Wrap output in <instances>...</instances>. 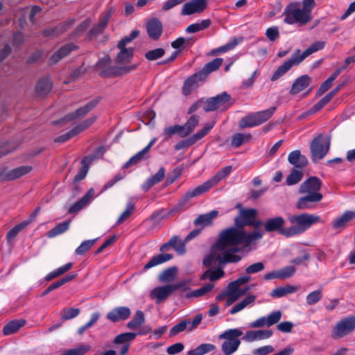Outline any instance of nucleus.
<instances>
[{"mask_svg":"<svg viewBox=\"0 0 355 355\" xmlns=\"http://www.w3.org/2000/svg\"><path fill=\"white\" fill-rule=\"evenodd\" d=\"M260 236L261 234H253L246 237L239 230L227 228L220 233L210 253L205 257L203 265L207 268H224L228 263H237L241 259L236 254L242 250L239 242L249 243Z\"/></svg>","mask_w":355,"mask_h":355,"instance_id":"1","label":"nucleus"},{"mask_svg":"<svg viewBox=\"0 0 355 355\" xmlns=\"http://www.w3.org/2000/svg\"><path fill=\"white\" fill-rule=\"evenodd\" d=\"M236 207L240 209L239 215L235 218L234 223L235 227L231 228H235L242 232L245 236L248 237L253 234H261V236L259 239L253 241L251 243H246L245 242H239V245H243L244 247H249L251 245L254 244L257 241H259L263 236V231L256 229L254 231L247 233L244 230L243 227L245 225H254L259 226L261 224V221H254V218L257 214V211L255 209H243L240 204L236 205Z\"/></svg>","mask_w":355,"mask_h":355,"instance_id":"2","label":"nucleus"},{"mask_svg":"<svg viewBox=\"0 0 355 355\" xmlns=\"http://www.w3.org/2000/svg\"><path fill=\"white\" fill-rule=\"evenodd\" d=\"M243 332L240 328L225 330L218 336L219 340H223L221 345V352L223 355H232L239 348L241 340L240 337Z\"/></svg>","mask_w":355,"mask_h":355,"instance_id":"3","label":"nucleus"},{"mask_svg":"<svg viewBox=\"0 0 355 355\" xmlns=\"http://www.w3.org/2000/svg\"><path fill=\"white\" fill-rule=\"evenodd\" d=\"M284 22L288 24H305L310 21V13L298 4L291 3L285 10Z\"/></svg>","mask_w":355,"mask_h":355,"instance_id":"4","label":"nucleus"},{"mask_svg":"<svg viewBox=\"0 0 355 355\" xmlns=\"http://www.w3.org/2000/svg\"><path fill=\"white\" fill-rule=\"evenodd\" d=\"M289 221L295 225L301 233L304 232L313 224L322 222L319 216L306 213L291 216Z\"/></svg>","mask_w":355,"mask_h":355,"instance_id":"5","label":"nucleus"},{"mask_svg":"<svg viewBox=\"0 0 355 355\" xmlns=\"http://www.w3.org/2000/svg\"><path fill=\"white\" fill-rule=\"evenodd\" d=\"M231 96L226 92L205 101V105L203 110L207 112H211L216 109L226 110L230 107Z\"/></svg>","mask_w":355,"mask_h":355,"instance_id":"6","label":"nucleus"},{"mask_svg":"<svg viewBox=\"0 0 355 355\" xmlns=\"http://www.w3.org/2000/svg\"><path fill=\"white\" fill-rule=\"evenodd\" d=\"M310 148L312 159L315 162L322 159L328 153L329 141H324L323 135L320 134L312 141Z\"/></svg>","mask_w":355,"mask_h":355,"instance_id":"7","label":"nucleus"},{"mask_svg":"<svg viewBox=\"0 0 355 355\" xmlns=\"http://www.w3.org/2000/svg\"><path fill=\"white\" fill-rule=\"evenodd\" d=\"M355 329V316L347 317L339 321L333 329L334 338L344 337Z\"/></svg>","mask_w":355,"mask_h":355,"instance_id":"8","label":"nucleus"},{"mask_svg":"<svg viewBox=\"0 0 355 355\" xmlns=\"http://www.w3.org/2000/svg\"><path fill=\"white\" fill-rule=\"evenodd\" d=\"M322 186L320 180L315 177H311L304 182L299 189L300 193H304L309 196L318 195L320 196V200L322 199V195L319 192Z\"/></svg>","mask_w":355,"mask_h":355,"instance_id":"9","label":"nucleus"},{"mask_svg":"<svg viewBox=\"0 0 355 355\" xmlns=\"http://www.w3.org/2000/svg\"><path fill=\"white\" fill-rule=\"evenodd\" d=\"M207 192L202 184L188 191L178 201V202L171 210V213L181 211L187 205L189 200L192 198L199 196Z\"/></svg>","mask_w":355,"mask_h":355,"instance_id":"10","label":"nucleus"},{"mask_svg":"<svg viewBox=\"0 0 355 355\" xmlns=\"http://www.w3.org/2000/svg\"><path fill=\"white\" fill-rule=\"evenodd\" d=\"M302 61L298 58L295 52L293 53L292 56L280 65L272 75L270 80L276 81L285 75L293 66L299 65Z\"/></svg>","mask_w":355,"mask_h":355,"instance_id":"11","label":"nucleus"},{"mask_svg":"<svg viewBox=\"0 0 355 355\" xmlns=\"http://www.w3.org/2000/svg\"><path fill=\"white\" fill-rule=\"evenodd\" d=\"M94 121H95L94 117L89 118V119L85 120L84 121H83L82 123H79L76 127H74L69 132L55 138V139H54L55 142L62 143V142H64V141L69 140L73 136L78 135V133L81 132L82 131L85 130L87 128L90 126L94 123Z\"/></svg>","mask_w":355,"mask_h":355,"instance_id":"12","label":"nucleus"},{"mask_svg":"<svg viewBox=\"0 0 355 355\" xmlns=\"http://www.w3.org/2000/svg\"><path fill=\"white\" fill-rule=\"evenodd\" d=\"M232 170L231 166L223 167L217 173L210 179L202 184V186L206 191L210 190L212 187L217 185L223 179L228 176Z\"/></svg>","mask_w":355,"mask_h":355,"instance_id":"13","label":"nucleus"},{"mask_svg":"<svg viewBox=\"0 0 355 355\" xmlns=\"http://www.w3.org/2000/svg\"><path fill=\"white\" fill-rule=\"evenodd\" d=\"M101 98L97 97L92 99L85 105L78 108L74 112H71L67 114L64 119V121H71L79 117L85 116L89 112L93 110L99 103Z\"/></svg>","mask_w":355,"mask_h":355,"instance_id":"14","label":"nucleus"},{"mask_svg":"<svg viewBox=\"0 0 355 355\" xmlns=\"http://www.w3.org/2000/svg\"><path fill=\"white\" fill-rule=\"evenodd\" d=\"M205 79L202 78V75L198 72L189 77H188L182 87V94L184 96H189L193 89L198 88L200 86V83L205 81Z\"/></svg>","mask_w":355,"mask_h":355,"instance_id":"15","label":"nucleus"},{"mask_svg":"<svg viewBox=\"0 0 355 355\" xmlns=\"http://www.w3.org/2000/svg\"><path fill=\"white\" fill-rule=\"evenodd\" d=\"M173 293L171 284H167L153 288L150 293V297L151 299H155L156 303L159 304L165 301Z\"/></svg>","mask_w":355,"mask_h":355,"instance_id":"16","label":"nucleus"},{"mask_svg":"<svg viewBox=\"0 0 355 355\" xmlns=\"http://www.w3.org/2000/svg\"><path fill=\"white\" fill-rule=\"evenodd\" d=\"M207 7V0H192L182 6L181 14L189 15L202 12Z\"/></svg>","mask_w":355,"mask_h":355,"instance_id":"17","label":"nucleus"},{"mask_svg":"<svg viewBox=\"0 0 355 355\" xmlns=\"http://www.w3.org/2000/svg\"><path fill=\"white\" fill-rule=\"evenodd\" d=\"M131 314L130 309L127 306H118L107 313V320L116 322L127 320Z\"/></svg>","mask_w":355,"mask_h":355,"instance_id":"18","label":"nucleus"},{"mask_svg":"<svg viewBox=\"0 0 355 355\" xmlns=\"http://www.w3.org/2000/svg\"><path fill=\"white\" fill-rule=\"evenodd\" d=\"M163 26L157 18L150 19L146 24V31L150 39L157 40L162 35Z\"/></svg>","mask_w":355,"mask_h":355,"instance_id":"19","label":"nucleus"},{"mask_svg":"<svg viewBox=\"0 0 355 355\" xmlns=\"http://www.w3.org/2000/svg\"><path fill=\"white\" fill-rule=\"evenodd\" d=\"M272 331L269 329L249 330L243 336V340L251 343L269 338L272 336Z\"/></svg>","mask_w":355,"mask_h":355,"instance_id":"20","label":"nucleus"},{"mask_svg":"<svg viewBox=\"0 0 355 355\" xmlns=\"http://www.w3.org/2000/svg\"><path fill=\"white\" fill-rule=\"evenodd\" d=\"M288 162L294 166L297 169H301L306 166L308 160L306 157L303 155L300 150H293L289 153L288 156Z\"/></svg>","mask_w":355,"mask_h":355,"instance_id":"21","label":"nucleus"},{"mask_svg":"<svg viewBox=\"0 0 355 355\" xmlns=\"http://www.w3.org/2000/svg\"><path fill=\"white\" fill-rule=\"evenodd\" d=\"M76 46L72 43H69L60 49H59L57 51H55L49 58V64H54L57 63L59 60L67 56L71 51L76 49Z\"/></svg>","mask_w":355,"mask_h":355,"instance_id":"22","label":"nucleus"},{"mask_svg":"<svg viewBox=\"0 0 355 355\" xmlns=\"http://www.w3.org/2000/svg\"><path fill=\"white\" fill-rule=\"evenodd\" d=\"M76 46L72 43H69L60 49H59L57 51H55L49 58V64H54L57 63L59 60L67 56L71 51L76 49Z\"/></svg>","mask_w":355,"mask_h":355,"instance_id":"23","label":"nucleus"},{"mask_svg":"<svg viewBox=\"0 0 355 355\" xmlns=\"http://www.w3.org/2000/svg\"><path fill=\"white\" fill-rule=\"evenodd\" d=\"M156 141V138H153L150 143L141 150L138 152L137 154L133 155L125 164L123 165V168H127L130 166L135 165L141 160L145 159L146 154L149 151L151 146L154 144Z\"/></svg>","mask_w":355,"mask_h":355,"instance_id":"24","label":"nucleus"},{"mask_svg":"<svg viewBox=\"0 0 355 355\" xmlns=\"http://www.w3.org/2000/svg\"><path fill=\"white\" fill-rule=\"evenodd\" d=\"M284 224L285 220L284 218L277 216L267 220L264 223V227L268 232H278L280 233Z\"/></svg>","mask_w":355,"mask_h":355,"instance_id":"25","label":"nucleus"},{"mask_svg":"<svg viewBox=\"0 0 355 355\" xmlns=\"http://www.w3.org/2000/svg\"><path fill=\"white\" fill-rule=\"evenodd\" d=\"M320 201V196L318 195H314L313 196L306 195L298 199L296 203V207L298 209H311L314 208L313 203Z\"/></svg>","mask_w":355,"mask_h":355,"instance_id":"26","label":"nucleus"},{"mask_svg":"<svg viewBox=\"0 0 355 355\" xmlns=\"http://www.w3.org/2000/svg\"><path fill=\"white\" fill-rule=\"evenodd\" d=\"M311 78L307 75H302L297 78L292 85L290 94H297L306 89L310 84Z\"/></svg>","mask_w":355,"mask_h":355,"instance_id":"27","label":"nucleus"},{"mask_svg":"<svg viewBox=\"0 0 355 355\" xmlns=\"http://www.w3.org/2000/svg\"><path fill=\"white\" fill-rule=\"evenodd\" d=\"M325 46V42L324 41H317L313 42L309 48H307L302 53L300 49H296L295 52L297 54L298 58L302 62L306 58H307L311 54L322 50Z\"/></svg>","mask_w":355,"mask_h":355,"instance_id":"28","label":"nucleus"},{"mask_svg":"<svg viewBox=\"0 0 355 355\" xmlns=\"http://www.w3.org/2000/svg\"><path fill=\"white\" fill-rule=\"evenodd\" d=\"M257 299V296L254 295H249L243 299L241 301L236 303L230 310V313L234 315L238 312L243 311L244 309L252 306L254 305V302Z\"/></svg>","mask_w":355,"mask_h":355,"instance_id":"29","label":"nucleus"},{"mask_svg":"<svg viewBox=\"0 0 355 355\" xmlns=\"http://www.w3.org/2000/svg\"><path fill=\"white\" fill-rule=\"evenodd\" d=\"M223 268H209L200 277L201 280L209 279L210 282H214L225 276Z\"/></svg>","mask_w":355,"mask_h":355,"instance_id":"30","label":"nucleus"},{"mask_svg":"<svg viewBox=\"0 0 355 355\" xmlns=\"http://www.w3.org/2000/svg\"><path fill=\"white\" fill-rule=\"evenodd\" d=\"M165 176V169L163 167L159 168L158 171L142 184L141 188L144 191H147L153 186L160 182Z\"/></svg>","mask_w":355,"mask_h":355,"instance_id":"31","label":"nucleus"},{"mask_svg":"<svg viewBox=\"0 0 355 355\" xmlns=\"http://www.w3.org/2000/svg\"><path fill=\"white\" fill-rule=\"evenodd\" d=\"M31 169L32 168L29 166H21L10 171H8V168H6V181L19 178L28 173Z\"/></svg>","mask_w":355,"mask_h":355,"instance_id":"32","label":"nucleus"},{"mask_svg":"<svg viewBox=\"0 0 355 355\" xmlns=\"http://www.w3.org/2000/svg\"><path fill=\"white\" fill-rule=\"evenodd\" d=\"M52 88V82L49 77L40 79L35 87V92L39 96L47 95Z\"/></svg>","mask_w":355,"mask_h":355,"instance_id":"33","label":"nucleus"},{"mask_svg":"<svg viewBox=\"0 0 355 355\" xmlns=\"http://www.w3.org/2000/svg\"><path fill=\"white\" fill-rule=\"evenodd\" d=\"M218 211L213 210L205 214L198 216L194 220V225L204 227L212 223L213 220L218 216Z\"/></svg>","mask_w":355,"mask_h":355,"instance_id":"34","label":"nucleus"},{"mask_svg":"<svg viewBox=\"0 0 355 355\" xmlns=\"http://www.w3.org/2000/svg\"><path fill=\"white\" fill-rule=\"evenodd\" d=\"M173 259L171 254H159L153 256L150 261L144 266V270H146L153 267L162 264Z\"/></svg>","mask_w":355,"mask_h":355,"instance_id":"35","label":"nucleus"},{"mask_svg":"<svg viewBox=\"0 0 355 355\" xmlns=\"http://www.w3.org/2000/svg\"><path fill=\"white\" fill-rule=\"evenodd\" d=\"M223 61L222 58H215L207 62L202 69L198 72L202 75V78L206 79L210 73L216 71L221 66Z\"/></svg>","mask_w":355,"mask_h":355,"instance_id":"36","label":"nucleus"},{"mask_svg":"<svg viewBox=\"0 0 355 355\" xmlns=\"http://www.w3.org/2000/svg\"><path fill=\"white\" fill-rule=\"evenodd\" d=\"M26 324V320L23 319L13 320L7 323L3 328V334L5 336H9L16 333L21 327Z\"/></svg>","mask_w":355,"mask_h":355,"instance_id":"37","label":"nucleus"},{"mask_svg":"<svg viewBox=\"0 0 355 355\" xmlns=\"http://www.w3.org/2000/svg\"><path fill=\"white\" fill-rule=\"evenodd\" d=\"M120 51L116 57V62L118 64L129 63L133 57V48H118Z\"/></svg>","mask_w":355,"mask_h":355,"instance_id":"38","label":"nucleus"},{"mask_svg":"<svg viewBox=\"0 0 355 355\" xmlns=\"http://www.w3.org/2000/svg\"><path fill=\"white\" fill-rule=\"evenodd\" d=\"M355 217V212L347 211H345L340 217L336 218L332 222V227L334 229H340L345 226V225Z\"/></svg>","mask_w":355,"mask_h":355,"instance_id":"39","label":"nucleus"},{"mask_svg":"<svg viewBox=\"0 0 355 355\" xmlns=\"http://www.w3.org/2000/svg\"><path fill=\"white\" fill-rule=\"evenodd\" d=\"M74 23V20L73 19H70L64 21L62 24H60L59 26L55 28H48L45 29L43 32L44 35L46 36H51V35H58L66 31L68 27L71 26Z\"/></svg>","mask_w":355,"mask_h":355,"instance_id":"40","label":"nucleus"},{"mask_svg":"<svg viewBox=\"0 0 355 355\" xmlns=\"http://www.w3.org/2000/svg\"><path fill=\"white\" fill-rule=\"evenodd\" d=\"M216 346L211 343H202L195 349L189 350L187 355H205L216 349Z\"/></svg>","mask_w":355,"mask_h":355,"instance_id":"41","label":"nucleus"},{"mask_svg":"<svg viewBox=\"0 0 355 355\" xmlns=\"http://www.w3.org/2000/svg\"><path fill=\"white\" fill-rule=\"evenodd\" d=\"M92 162V158L84 157L81 161V167L79 169L78 174L74 177L73 182H78L83 180L89 170V165Z\"/></svg>","mask_w":355,"mask_h":355,"instance_id":"42","label":"nucleus"},{"mask_svg":"<svg viewBox=\"0 0 355 355\" xmlns=\"http://www.w3.org/2000/svg\"><path fill=\"white\" fill-rule=\"evenodd\" d=\"M111 13V10L107 12L100 21L91 29L92 35H97L103 31L110 19Z\"/></svg>","mask_w":355,"mask_h":355,"instance_id":"43","label":"nucleus"},{"mask_svg":"<svg viewBox=\"0 0 355 355\" xmlns=\"http://www.w3.org/2000/svg\"><path fill=\"white\" fill-rule=\"evenodd\" d=\"M215 121H211L209 123H205L203 126V128L194 135H193L191 137H190V139L191 141V143L194 144L198 141L202 139L214 126Z\"/></svg>","mask_w":355,"mask_h":355,"instance_id":"44","label":"nucleus"},{"mask_svg":"<svg viewBox=\"0 0 355 355\" xmlns=\"http://www.w3.org/2000/svg\"><path fill=\"white\" fill-rule=\"evenodd\" d=\"M214 286V285L211 283L207 284L198 289L187 293L186 297L190 299L203 296L210 292Z\"/></svg>","mask_w":355,"mask_h":355,"instance_id":"45","label":"nucleus"},{"mask_svg":"<svg viewBox=\"0 0 355 355\" xmlns=\"http://www.w3.org/2000/svg\"><path fill=\"white\" fill-rule=\"evenodd\" d=\"M76 277V274L73 275H69L65 276L64 277L59 279L58 281L51 284L42 294V296H44L47 294H49L50 292L53 291V290L62 286V285L65 284L66 283L70 282L73 279H74Z\"/></svg>","mask_w":355,"mask_h":355,"instance_id":"46","label":"nucleus"},{"mask_svg":"<svg viewBox=\"0 0 355 355\" xmlns=\"http://www.w3.org/2000/svg\"><path fill=\"white\" fill-rule=\"evenodd\" d=\"M150 329L147 331H141L139 333L127 332L118 335L114 338V342L116 344H122L128 341L134 340L137 335L146 334Z\"/></svg>","mask_w":355,"mask_h":355,"instance_id":"47","label":"nucleus"},{"mask_svg":"<svg viewBox=\"0 0 355 355\" xmlns=\"http://www.w3.org/2000/svg\"><path fill=\"white\" fill-rule=\"evenodd\" d=\"M145 322L144 314L141 311H137L132 319L127 323V327L130 329H136Z\"/></svg>","mask_w":355,"mask_h":355,"instance_id":"48","label":"nucleus"},{"mask_svg":"<svg viewBox=\"0 0 355 355\" xmlns=\"http://www.w3.org/2000/svg\"><path fill=\"white\" fill-rule=\"evenodd\" d=\"M275 110V107H272L265 110L254 112V114L256 117L257 125H259L268 121L273 115Z\"/></svg>","mask_w":355,"mask_h":355,"instance_id":"49","label":"nucleus"},{"mask_svg":"<svg viewBox=\"0 0 355 355\" xmlns=\"http://www.w3.org/2000/svg\"><path fill=\"white\" fill-rule=\"evenodd\" d=\"M252 138L249 133H236L232 137L231 145L234 148H239L244 143L248 142Z\"/></svg>","mask_w":355,"mask_h":355,"instance_id":"50","label":"nucleus"},{"mask_svg":"<svg viewBox=\"0 0 355 355\" xmlns=\"http://www.w3.org/2000/svg\"><path fill=\"white\" fill-rule=\"evenodd\" d=\"M302 178L303 172L301 169L293 168L286 178V184L288 186L296 184L302 180Z\"/></svg>","mask_w":355,"mask_h":355,"instance_id":"51","label":"nucleus"},{"mask_svg":"<svg viewBox=\"0 0 355 355\" xmlns=\"http://www.w3.org/2000/svg\"><path fill=\"white\" fill-rule=\"evenodd\" d=\"M70 225V221H64L60 223L57 224L53 229L49 230L47 233V236L49 238L55 237L59 234H61L66 232Z\"/></svg>","mask_w":355,"mask_h":355,"instance_id":"52","label":"nucleus"},{"mask_svg":"<svg viewBox=\"0 0 355 355\" xmlns=\"http://www.w3.org/2000/svg\"><path fill=\"white\" fill-rule=\"evenodd\" d=\"M31 223V221H23L17 225H16L14 227H12L6 236V239L8 243L12 242L15 237L17 236L18 233L28 226Z\"/></svg>","mask_w":355,"mask_h":355,"instance_id":"53","label":"nucleus"},{"mask_svg":"<svg viewBox=\"0 0 355 355\" xmlns=\"http://www.w3.org/2000/svg\"><path fill=\"white\" fill-rule=\"evenodd\" d=\"M345 67H343L340 69L336 70L320 86V91L321 92H325L327 91L333 84V82L336 80V78L339 76L342 69H345Z\"/></svg>","mask_w":355,"mask_h":355,"instance_id":"54","label":"nucleus"},{"mask_svg":"<svg viewBox=\"0 0 355 355\" xmlns=\"http://www.w3.org/2000/svg\"><path fill=\"white\" fill-rule=\"evenodd\" d=\"M177 272V269L175 267L169 268L165 270H164L159 275V280L162 282H172Z\"/></svg>","mask_w":355,"mask_h":355,"instance_id":"55","label":"nucleus"},{"mask_svg":"<svg viewBox=\"0 0 355 355\" xmlns=\"http://www.w3.org/2000/svg\"><path fill=\"white\" fill-rule=\"evenodd\" d=\"M135 210V205L132 202L130 201L126 205L125 210L118 218L116 225H119L123 221L130 218Z\"/></svg>","mask_w":355,"mask_h":355,"instance_id":"56","label":"nucleus"},{"mask_svg":"<svg viewBox=\"0 0 355 355\" xmlns=\"http://www.w3.org/2000/svg\"><path fill=\"white\" fill-rule=\"evenodd\" d=\"M322 297V289H317L307 295L306 302L308 305H313L320 301Z\"/></svg>","mask_w":355,"mask_h":355,"instance_id":"57","label":"nucleus"},{"mask_svg":"<svg viewBox=\"0 0 355 355\" xmlns=\"http://www.w3.org/2000/svg\"><path fill=\"white\" fill-rule=\"evenodd\" d=\"M239 125L241 128L257 126V121L254 113L243 117L240 121Z\"/></svg>","mask_w":355,"mask_h":355,"instance_id":"58","label":"nucleus"},{"mask_svg":"<svg viewBox=\"0 0 355 355\" xmlns=\"http://www.w3.org/2000/svg\"><path fill=\"white\" fill-rule=\"evenodd\" d=\"M136 68H137V65L136 64H134V65H132V66H128V67H124L113 68L112 70H114V71H112V72H106L105 71H102L101 73V74L102 76L106 77V76H112V75H116V74H121V73H128V72H130V71H131L132 70H135Z\"/></svg>","mask_w":355,"mask_h":355,"instance_id":"59","label":"nucleus"},{"mask_svg":"<svg viewBox=\"0 0 355 355\" xmlns=\"http://www.w3.org/2000/svg\"><path fill=\"white\" fill-rule=\"evenodd\" d=\"M91 349V346L89 345H80L78 347L69 349L63 353L62 355H84Z\"/></svg>","mask_w":355,"mask_h":355,"instance_id":"60","label":"nucleus"},{"mask_svg":"<svg viewBox=\"0 0 355 355\" xmlns=\"http://www.w3.org/2000/svg\"><path fill=\"white\" fill-rule=\"evenodd\" d=\"M189 323V320H182L180 322L178 323L175 326H173L170 331H169V336L173 337L177 336L179 333L184 331V330L187 329L188 324Z\"/></svg>","mask_w":355,"mask_h":355,"instance_id":"61","label":"nucleus"},{"mask_svg":"<svg viewBox=\"0 0 355 355\" xmlns=\"http://www.w3.org/2000/svg\"><path fill=\"white\" fill-rule=\"evenodd\" d=\"M96 239L86 240L76 249L75 252L78 255H83L87 252L95 243Z\"/></svg>","mask_w":355,"mask_h":355,"instance_id":"62","label":"nucleus"},{"mask_svg":"<svg viewBox=\"0 0 355 355\" xmlns=\"http://www.w3.org/2000/svg\"><path fill=\"white\" fill-rule=\"evenodd\" d=\"M165 53V51L162 48H157L150 50L146 53L145 57L148 60H155L162 58Z\"/></svg>","mask_w":355,"mask_h":355,"instance_id":"63","label":"nucleus"},{"mask_svg":"<svg viewBox=\"0 0 355 355\" xmlns=\"http://www.w3.org/2000/svg\"><path fill=\"white\" fill-rule=\"evenodd\" d=\"M80 313V309L77 308H67L64 309L61 314L62 318L64 320H68L76 318Z\"/></svg>","mask_w":355,"mask_h":355,"instance_id":"64","label":"nucleus"}]
</instances>
